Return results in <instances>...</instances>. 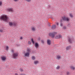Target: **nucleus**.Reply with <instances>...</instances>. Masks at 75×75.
Here are the masks:
<instances>
[{"instance_id": "f03ea898", "label": "nucleus", "mask_w": 75, "mask_h": 75, "mask_svg": "<svg viewBox=\"0 0 75 75\" xmlns=\"http://www.w3.org/2000/svg\"><path fill=\"white\" fill-rule=\"evenodd\" d=\"M62 18L64 21H70V18L67 17L63 16Z\"/></svg>"}, {"instance_id": "393cba45", "label": "nucleus", "mask_w": 75, "mask_h": 75, "mask_svg": "<svg viewBox=\"0 0 75 75\" xmlns=\"http://www.w3.org/2000/svg\"><path fill=\"white\" fill-rule=\"evenodd\" d=\"M9 49V47L8 46H7L6 47V50H8V49Z\"/></svg>"}, {"instance_id": "5701e85b", "label": "nucleus", "mask_w": 75, "mask_h": 75, "mask_svg": "<svg viewBox=\"0 0 75 75\" xmlns=\"http://www.w3.org/2000/svg\"><path fill=\"white\" fill-rule=\"evenodd\" d=\"M63 28L64 30H66L67 28V26H64L63 27Z\"/></svg>"}, {"instance_id": "dca6fc26", "label": "nucleus", "mask_w": 75, "mask_h": 75, "mask_svg": "<svg viewBox=\"0 0 75 75\" xmlns=\"http://www.w3.org/2000/svg\"><path fill=\"white\" fill-rule=\"evenodd\" d=\"M9 25L10 26H12V25H13V23L12 22H9Z\"/></svg>"}, {"instance_id": "20e7f679", "label": "nucleus", "mask_w": 75, "mask_h": 75, "mask_svg": "<svg viewBox=\"0 0 75 75\" xmlns=\"http://www.w3.org/2000/svg\"><path fill=\"white\" fill-rule=\"evenodd\" d=\"M18 54L17 53H13L12 55V57L14 59H16V58L18 57Z\"/></svg>"}, {"instance_id": "ddd939ff", "label": "nucleus", "mask_w": 75, "mask_h": 75, "mask_svg": "<svg viewBox=\"0 0 75 75\" xmlns=\"http://www.w3.org/2000/svg\"><path fill=\"white\" fill-rule=\"evenodd\" d=\"M71 48V46H69L67 47L66 48V50H70Z\"/></svg>"}, {"instance_id": "b1692460", "label": "nucleus", "mask_w": 75, "mask_h": 75, "mask_svg": "<svg viewBox=\"0 0 75 75\" xmlns=\"http://www.w3.org/2000/svg\"><path fill=\"white\" fill-rule=\"evenodd\" d=\"M31 41L32 42L33 44H34V40H33V39H31Z\"/></svg>"}, {"instance_id": "f704fd0d", "label": "nucleus", "mask_w": 75, "mask_h": 75, "mask_svg": "<svg viewBox=\"0 0 75 75\" xmlns=\"http://www.w3.org/2000/svg\"><path fill=\"white\" fill-rule=\"evenodd\" d=\"M41 41L42 43H44V40H42Z\"/></svg>"}, {"instance_id": "4468645a", "label": "nucleus", "mask_w": 75, "mask_h": 75, "mask_svg": "<svg viewBox=\"0 0 75 75\" xmlns=\"http://www.w3.org/2000/svg\"><path fill=\"white\" fill-rule=\"evenodd\" d=\"M70 68L72 70L74 71L75 70V67L73 66H70Z\"/></svg>"}, {"instance_id": "c85d7f7f", "label": "nucleus", "mask_w": 75, "mask_h": 75, "mask_svg": "<svg viewBox=\"0 0 75 75\" xmlns=\"http://www.w3.org/2000/svg\"><path fill=\"white\" fill-rule=\"evenodd\" d=\"M66 74L67 75H69V71H67L66 72Z\"/></svg>"}, {"instance_id": "79ce46f5", "label": "nucleus", "mask_w": 75, "mask_h": 75, "mask_svg": "<svg viewBox=\"0 0 75 75\" xmlns=\"http://www.w3.org/2000/svg\"><path fill=\"white\" fill-rule=\"evenodd\" d=\"M60 22H62V20H60Z\"/></svg>"}, {"instance_id": "1a4fd4ad", "label": "nucleus", "mask_w": 75, "mask_h": 75, "mask_svg": "<svg viewBox=\"0 0 75 75\" xmlns=\"http://www.w3.org/2000/svg\"><path fill=\"white\" fill-rule=\"evenodd\" d=\"M30 55V52H28L25 53L24 55V57H29Z\"/></svg>"}, {"instance_id": "f8f14e48", "label": "nucleus", "mask_w": 75, "mask_h": 75, "mask_svg": "<svg viewBox=\"0 0 75 75\" xmlns=\"http://www.w3.org/2000/svg\"><path fill=\"white\" fill-rule=\"evenodd\" d=\"M62 37V36L61 35H56L55 37V38L57 39V38H60Z\"/></svg>"}, {"instance_id": "9b49d317", "label": "nucleus", "mask_w": 75, "mask_h": 75, "mask_svg": "<svg viewBox=\"0 0 75 75\" xmlns=\"http://www.w3.org/2000/svg\"><path fill=\"white\" fill-rule=\"evenodd\" d=\"M56 57L57 59H61V56L60 55H57Z\"/></svg>"}, {"instance_id": "a19ab883", "label": "nucleus", "mask_w": 75, "mask_h": 75, "mask_svg": "<svg viewBox=\"0 0 75 75\" xmlns=\"http://www.w3.org/2000/svg\"><path fill=\"white\" fill-rule=\"evenodd\" d=\"M15 75H18V74L16 73L15 74Z\"/></svg>"}, {"instance_id": "72a5a7b5", "label": "nucleus", "mask_w": 75, "mask_h": 75, "mask_svg": "<svg viewBox=\"0 0 75 75\" xmlns=\"http://www.w3.org/2000/svg\"><path fill=\"white\" fill-rule=\"evenodd\" d=\"M13 1H14L15 2H16V1H18V0H13Z\"/></svg>"}, {"instance_id": "6ab92c4d", "label": "nucleus", "mask_w": 75, "mask_h": 75, "mask_svg": "<svg viewBox=\"0 0 75 75\" xmlns=\"http://www.w3.org/2000/svg\"><path fill=\"white\" fill-rule=\"evenodd\" d=\"M57 70H58L60 69V66H58L56 68Z\"/></svg>"}, {"instance_id": "aec40b11", "label": "nucleus", "mask_w": 75, "mask_h": 75, "mask_svg": "<svg viewBox=\"0 0 75 75\" xmlns=\"http://www.w3.org/2000/svg\"><path fill=\"white\" fill-rule=\"evenodd\" d=\"M56 28V25H53L52 27V29H55Z\"/></svg>"}, {"instance_id": "c9c22d12", "label": "nucleus", "mask_w": 75, "mask_h": 75, "mask_svg": "<svg viewBox=\"0 0 75 75\" xmlns=\"http://www.w3.org/2000/svg\"><path fill=\"white\" fill-rule=\"evenodd\" d=\"M3 31V30H0V32H1V33H2Z\"/></svg>"}, {"instance_id": "423d86ee", "label": "nucleus", "mask_w": 75, "mask_h": 75, "mask_svg": "<svg viewBox=\"0 0 75 75\" xmlns=\"http://www.w3.org/2000/svg\"><path fill=\"white\" fill-rule=\"evenodd\" d=\"M1 58L2 61H5L6 59V56H3L1 57Z\"/></svg>"}, {"instance_id": "cd10ccee", "label": "nucleus", "mask_w": 75, "mask_h": 75, "mask_svg": "<svg viewBox=\"0 0 75 75\" xmlns=\"http://www.w3.org/2000/svg\"><path fill=\"white\" fill-rule=\"evenodd\" d=\"M2 1H0V6H2Z\"/></svg>"}, {"instance_id": "a878e982", "label": "nucleus", "mask_w": 75, "mask_h": 75, "mask_svg": "<svg viewBox=\"0 0 75 75\" xmlns=\"http://www.w3.org/2000/svg\"><path fill=\"white\" fill-rule=\"evenodd\" d=\"M27 51L28 52H31V49L30 48L28 49Z\"/></svg>"}, {"instance_id": "7ed1b4c3", "label": "nucleus", "mask_w": 75, "mask_h": 75, "mask_svg": "<svg viewBox=\"0 0 75 75\" xmlns=\"http://www.w3.org/2000/svg\"><path fill=\"white\" fill-rule=\"evenodd\" d=\"M57 34L56 32H53V33H49V35L50 37H51L52 38H54L55 37V35Z\"/></svg>"}, {"instance_id": "58836bf2", "label": "nucleus", "mask_w": 75, "mask_h": 75, "mask_svg": "<svg viewBox=\"0 0 75 75\" xmlns=\"http://www.w3.org/2000/svg\"><path fill=\"white\" fill-rule=\"evenodd\" d=\"M20 75H25V74H21Z\"/></svg>"}, {"instance_id": "e433bc0d", "label": "nucleus", "mask_w": 75, "mask_h": 75, "mask_svg": "<svg viewBox=\"0 0 75 75\" xmlns=\"http://www.w3.org/2000/svg\"><path fill=\"white\" fill-rule=\"evenodd\" d=\"M38 40H41V38H38Z\"/></svg>"}, {"instance_id": "a211bd4d", "label": "nucleus", "mask_w": 75, "mask_h": 75, "mask_svg": "<svg viewBox=\"0 0 75 75\" xmlns=\"http://www.w3.org/2000/svg\"><path fill=\"white\" fill-rule=\"evenodd\" d=\"M69 16L71 18H74V15H72V13H70L69 15Z\"/></svg>"}, {"instance_id": "412c9836", "label": "nucleus", "mask_w": 75, "mask_h": 75, "mask_svg": "<svg viewBox=\"0 0 75 75\" xmlns=\"http://www.w3.org/2000/svg\"><path fill=\"white\" fill-rule=\"evenodd\" d=\"M31 58L32 60H34V59H35V57L34 56H32Z\"/></svg>"}, {"instance_id": "6e6552de", "label": "nucleus", "mask_w": 75, "mask_h": 75, "mask_svg": "<svg viewBox=\"0 0 75 75\" xmlns=\"http://www.w3.org/2000/svg\"><path fill=\"white\" fill-rule=\"evenodd\" d=\"M47 45H50L51 44V40L50 39H47Z\"/></svg>"}, {"instance_id": "c756f323", "label": "nucleus", "mask_w": 75, "mask_h": 75, "mask_svg": "<svg viewBox=\"0 0 75 75\" xmlns=\"http://www.w3.org/2000/svg\"><path fill=\"white\" fill-rule=\"evenodd\" d=\"M60 25L61 27H62V26H63V24L62 23H61L60 24Z\"/></svg>"}, {"instance_id": "bb28decb", "label": "nucleus", "mask_w": 75, "mask_h": 75, "mask_svg": "<svg viewBox=\"0 0 75 75\" xmlns=\"http://www.w3.org/2000/svg\"><path fill=\"white\" fill-rule=\"evenodd\" d=\"M13 25H14V26H16V25H17V23H13Z\"/></svg>"}, {"instance_id": "39448f33", "label": "nucleus", "mask_w": 75, "mask_h": 75, "mask_svg": "<svg viewBox=\"0 0 75 75\" xmlns=\"http://www.w3.org/2000/svg\"><path fill=\"white\" fill-rule=\"evenodd\" d=\"M6 10L8 12H13L14 11V9L13 8H6Z\"/></svg>"}, {"instance_id": "4c0bfd02", "label": "nucleus", "mask_w": 75, "mask_h": 75, "mask_svg": "<svg viewBox=\"0 0 75 75\" xmlns=\"http://www.w3.org/2000/svg\"><path fill=\"white\" fill-rule=\"evenodd\" d=\"M20 39L21 40H22L23 39V37H21Z\"/></svg>"}, {"instance_id": "4be33fe9", "label": "nucleus", "mask_w": 75, "mask_h": 75, "mask_svg": "<svg viewBox=\"0 0 75 75\" xmlns=\"http://www.w3.org/2000/svg\"><path fill=\"white\" fill-rule=\"evenodd\" d=\"M27 2H28V3H30V2H31V0H24Z\"/></svg>"}, {"instance_id": "2f4dec72", "label": "nucleus", "mask_w": 75, "mask_h": 75, "mask_svg": "<svg viewBox=\"0 0 75 75\" xmlns=\"http://www.w3.org/2000/svg\"><path fill=\"white\" fill-rule=\"evenodd\" d=\"M31 44V42L29 41L28 42V44Z\"/></svg>"}, {"instance_id": "f257e3e1", "label": "nucleus", "mask_w": 75, "mask_h": 75, "mask_svg": "<svg viewBox=\"0 0 75 75\" xmlns=\"http://www.w3.org/2000/svg\"><path fill=\"white\" fill-rule=\"evenodd\" d=\"M0 19L1 20H3L4 21H7L9 19V18L7 16L4 15L0 17Z\"/></svg>"}, {"instance_id": "7c9ffc66", "label": "nucleus", "mask_w": 75, "mask_h": 75, "mask_svg": "<svg viewBox=\"0 0 75 75\" xmlns=\"http://www.w3.org/2000/svg\"><path fill=\"white\" fill-rule=\"evenodd\" d=\"M20 71L22 72V71H23V69H20Z\"/></svg>"}, {"instance_id": "0eeeda50", "label": "nucleus", "mask_w": 75, "mask_h": 75, "mask_svg": "<svg viewBox=\"0 0 75 75\" xmlns=\"http://www.w3.org/2000/svg\"><path fill=\"white\" fill-rule=\"evenodd\" d=\"M68 39L69 40V42L70 43V44H72L73 41H74V38H68Z\"/></svg>"}, {"instance_id": "473e14b6", "label": "nucleus", "mask_w": 75, "mask_h": 75, "mask_svg": "<svg viewBox=\"0 0 75 75\" xmlns=\"http://www.w3.org/2000/svg\"><path fill=\"white\" fill-rule=\"evenodd\" d=\"M56 23V24L57 25H59V23H58V22H57Z\"/></svg>"}, {"instance_id": "ea45409f", "label": "nucleus", "mask_w": 75, "mask_h": 75, "mask_svg": "<svg viewBox=\"0 0 75 75\" xmlns=\"http://www.w3.org/2000/svg\"><path fill=\"white\" fill-rule=\"evenodd\" d=\"M11 52H14V50H12Z\"/></svg>"}, {"instance_id": "9d476101", "label": "nucleus", "mask_w": 75, "mask_h": 75, "mask_svg": "<svg viewBox=\"0 0 75 75\" xmlns=\"http://www.w3.org/2000/svg\"><path fill=\"white\" fill-rule=\"evenodd\" d=\"M35 47L36 48V49H37L39 47V45H38V43L37 42H36L35 43Z\"/></svg>"}, {"instance_id": "f3484780", "label": "nucleus", "mask_w": 75, "mask_h": 75, "mask_svg": "<svg viewBox=\"0 0 75 75\" xmlns=\"http://www.w3.org/2000/svg\"><path fill=\"white\" fill-rule=\"evenodd\" d=\"M34 64L36 65V64H37L38 63V61H35L34 62Z\"/></svg>"}, {"instance_id": "2eb2a0df", "label": "nucleus", "mask_w": 75, "mask_h": 75, "mask_svg": "<svg viewBox=\"0 0 75 75\" xmlns=\"http://www.w3.org/2000/svg\"><path fill=\"white\" fill-rule=\"evenodd\" d=\"M31 30L33 31H35L36 30H35V28L34 27H32Z\"/></svg>"}]
</instances>
